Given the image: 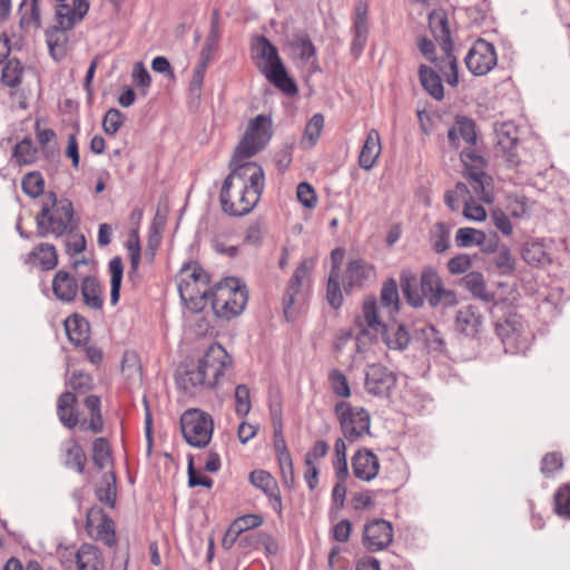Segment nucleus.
<instances>
[{"label":"nucleus","instance_id":"nucleus-1","mask_svg":"<svg viewBox=\"0 0 570 570\" xmlns=\"http://www.w3.org/2000/svg\"><path fill=\"white\" fill-rule=\"evenodd\" d=\"M229 168L219 200L224 213L240 217L249 214L258 204L265 187L264 170L257 163L235 159H230Z\"/></svg>","mask_w":570,"mask_h":570},{"label":"nucleus","instance_id":"nucleus-2","mask_svg":"<svg viewBox=\"0 0 570 570\" xmlns=\"http://www.w3.org/2000/svg\"><path fill=\"white\" fill-rule=\"evenodd\" d=\"M400 281L407 303L415 308L422 307L425 298L433 308L453 307L458 304L455 292L443 286L442 278L432 267L422 271L420 289L415 275L410 271L402 272Z\"/></svg>","mask_w":570,"mask_h":570},{"label":"nucleus","instance_id":"nucleus-3","mask_svg":"<svg viewBox=\"0 0 570 570\" xmlns=\"http://www.w3.org/2000/svg\"><path fill=\"white\" fill-rule=\"evenodd\" d=\"M232 364L233 358H222L217 367L209 364V358H184L174 374L176 387L190 396L200 389L214 390L224 376L225 368Z\"/></svg>","mask_w":570,"mask_h":570},{"label":"nucleus","instance_id":"nucleus-4","mask_svg":"<svg viewBox=\"0 0 570 570\" xmlns=\"http://www.w3.org/2000/svg\"><path fill=\"white\" fill-rule=\"evenodd\" d=\"M252 57L257 68L276 88L286 95H295L297 87L278 56L277 48L265 37L256 36L252 41Z\"/></svg>","mask_w":570,"mask_h":570},{"label":"nucleus","instance_id":"nucleus-5","mask_svg":"<svg viewBox=\"0 0 570 570\" xmlns=\"http://www.w3.org/2000/svg\"><path fill=\"white\" fill-rule=\"evenodd\" d=\"M73 207L67 198L59 199L53 191L46 194L42 207L36 217L37 235L61 237L72 232Z\"/></svg>","mask_w":570,"mask_h":570},{"label":"nucleus","instance_id":"nucleus-6","mask_svg":"<svg viewBox=\"0 0 570 570\" xmlns=\"http://www.w3.org/2000/svg\"><path fill=\"white\" fill-rule=\"evenodd\" d=\"M209 282V275L197 263H187L179 271L177 284L179 296L193 313L202 312L209 301L212 289Z\"/></svg>","mask_w":570,"mask_h":570},{"label":"nucleus","instance_id":"nucleus-7","mask_svg":"<svg viewBox=\"0 0 570 570\" xmlns=\"http://www.w3.org/2000/svg\"><path fill=\"white\" fill-rule=\"evenodd\" d=\"M209 301L215 315L228 321L243 313L248 291L238 278L226 277L212 287Z\"/></svg>","mask_w":570,"mask_h":570},{"label":"nucleus","instance_id":"nucleus-8","mask_svg":"<svg viewBox=\"0 0 570 570\" xmlns=\"http://www.w3.org/2000/svg\"><path fill=\"white\" fill-rule=\"evenodd\" d=\"M430 29L435 40L441 46L444 57L440 60L439 69L445 76L446 82L455 87L459 83L458 61L453 55L448 17L444 11H433L429 14Z\"/></svg>","mask_w":570,"mask_h":570},{"label":"nucleus","instance_id":"nucleus-9","mask_svg":"<svg viewBox=\"0 0 570 570\" xmlns=\"http://www.w3.org/2000/svg\"><path fill=\"white\" fill-rule=\"evenodd\" d=\"M272 138V120L265 115H258L249 120L245 134L236 146L232 159L248 161L250 157L265 148Z\"/></svg>","mask_w":570,"mask_h":570},{"label":"nucleus","instance_id":"nucleus-10","mask_svg":"<svg viewBox=\"0 0 570 570\" xmlns=\"http://www.w3.org/2000/svg\"><path fill=\"white\" fill-rule=\"evenodd\" d=\"M334 412L344 438L353 443L371 434V415L361 406H352L345 401L336 403Z\"/></svg>","mask_w":570,"mask_h":570},{"label":"nucleus","instance_id":"nucleus-11","mask_svg":"<svg viewBox=\"0 0 570 570\" xmlns=\"http://www.w3.org/2000/svg\"><path fill=\"white\" fill-rule=\"evenodd\" d=\"M180 430L189 445L203 449L210 442L214 422L208 413L189 409L180 416Z\"/></svg>","mask_w":570,"mask_h":570},{"label":"nucleus","instance_id":"nucleus-12","mask_svg":"<svg viewBox=\"0 0 570 570\" xmlns=\"http://www.w3.org/2000/svg\"><path fill=\"white\" fill-rule=\"evenodd\" d=\"M495 132V154L501 157L509 168L517 167L521 159L519 155V129L510 121L497 125Z\"/></svg>","mask_w":570,"mask_h":570},{"label":"nucleus","instance_id":"nucleus-13","mask_svg":"<svg viewBox=\"0 0 570 570\" xmlns=\"http://www.w3.org/2000/svg\"><path fill=\"white\" fill-rule=\"evenodd\" d=\"M523 330L522 317L517 313L509 312L502 321L497 322L495 332L504 345L505 353L518 354L522 352Z\"/></svg>","mask_w":570,"mask_h":570},{"label":"nucleus","instance_id":"nucleus-14","mask_svg":"<svg viewBox=\"0 0 570 570\" xmlns=\"http://www.w3.org/2000/svg\"><path fill=\"white\" fill-rule=\"evenodd\" d=\"M393 541L392 523L384 519H373L365 523L362 544L368 552L386 549Z\"/></svg>","mask_w":570,"mask_h":570},{"label":"nucleus","instance_id":"nucleus-15","mask_svg":"<svg viewBox=\"0 0 570 570\" xmlns=\"http://www.w3.org/2000/svg\"><path fill=\"white\" fill-rule=\"evenodd\" d=\"M466 68L475 76H484L497 65L494 46L485 40H478L465 57Z\"/></svg>","mask_w":570,"mask_h":570},{"label":"nucleus","instance_id":"nucleus-16","mask_svg":"<svg viewBox=\"0 0 570 570\" xmlns=\"http://www.w3.org/2000/svg\"><path fill=\"white\" fill-rule=\"evenodd\" d=\"M396 384V375L386 366L374 363L371 364L365 374L366 391L380 397H387Z\"/></svg>","mask_w":570,"mask_h":570},{"label":"nucleus","instance_id":"nucleus-17","mask_svg":"<svg viewBox=\"0 0 570 570\" xmlns=\"http://www.w3.org/2000/svg\"><path fill=\"white\" fill-rule=\"evenodd\" d=\"M312 261H303L294 271L292 278L288 282L284 298L283 308L286 320L292 317V307L294 304L302 298V285L303 281L307 278L312 266Z\"/></svg>","mask_w":570,"mask_h":570},{"label":"nucleus","instance_id":"nucleus-18","mask_svg":"<svg viewBox=\"0 0 570 570\" xmlns=\"http://www.w3.org/2000/svg\"><path fill=\"white\" fill-rule=\"evenodd\" d=\"M89 10V2L87 0H72L71 6L60 2L56 7L55 27L65 31L71 30L78 22H80Z\"/></svg>","mask_w":570,"mask_h":570},{"label":"nucleus","instance_id":"nucleus-19","mask_svg":"<svg viewBox=\"0 0 570 570\" xmlns=\"http://www.w3.org/2000/svg\"><path fill=\"white\" fill-rule=\"evenodd\" d=\"M352 470L356 479L370 482L379 474L380 459L373 451L360 449L352 456Z\"/></svg>","mask_w":570,"mask_h":570},{"label":"nucleus","instance_id":"nucleus-20","mask_svg":"<svg viewBox=\"0 0 570 570\" xmlns=\"http://www.w3.org/2000/svg\"><path fill=\"white\" fill-rule=\"evenodd\" d=\"M96 519L100 520L99 524L97 525L96 540L102 541L110 548L115 547L117 543V538L114 520L104 511L102 508L92 507L87 511L86 527L88 529L91 528Z\"/></svg>","mask_w":570,"mask_h":570},{"label":"nucleus","instance_id":"nucleus-21","mask_svg":"<svg viewBox=\"0 0 570 570\" xmlns=\"http://www.w3.org/2000/svg\"><path fill=\"white\" fill-rule=\"evenodd\" d=\"M377 299L374 296H367L363 301L362 312L356 316V325L358 328H364L376 332H383L385 324L382 321L383 313Z\"/></svg>","mask_w":570,"mask_h":570},{"label":"nucleus","instance_id":"nucleus-22","mask_svg":"<svg viewBox=\"0 0 570 570\" xmlns=\"http://www.w3.org/2000/svg\"><path fill=\"white\" fill-rule=\"evenodd\" d=\"M375 278V268L363 259H354L347 264L345 288H361Z\"/></svg>","mask_w":570,"mask_h":570},{"label":"nucleus","instance_id":"nucleus-23","mask_svg":"<svg viewBox=\"0 0 570 570\" xmlns=\"http://www.w3.org/2000/svg\"><path fill=\"white\" fill-rule=\"evenodd\" d=\"M79 285L73 275L63 269L58 271L52 278V292L57 299L71 303L77 297Z\"/></svg>","mask_w":570,"mask_h":570},{"label":"nucleus","instance_id":"nucleus-24","mask_svg":"<svg viewBox=\"0 0 570 570\" xmlns=\"http://www.w3.org/2000/svg\"><path fill=\"white\" fill-rule=\"evenodd\" d=\"M87 455L83 448L75 438H70L62 443V464L65 468L77 472L85 473Z\"/></svg>","mask_w":570,"mask_h":570},{"label":"nucleus","instance_id":"nucleus-25","mask_svg":"<svg viewBox=\"0 0 570 570\" xmlns=\"http://www.w3.org/2000/svg\"><path fill=\"white\" fill-rule=\"evenodd\" d=\"M76 405L77 396L69 391L61 393L57 400V415L59 421L69 430L75 429L79 424Z\"/></svg>","mask_w":570,"mask_h":570},{"label":"nucleus","instance_id":"nucleus-26","mask_svg":"<svg viewBox=\"0 0 570 570\" xmlns=\"http://www.w3.org/2000/svg\"><path fill=\"white\" fill-rule=\"evenodd\" d=\"M76 564L78 570H104L105 561L101 550L91 543H82L77 550Z\"/></svg>","mask_w":570,"mask_h":570},{"label":"nucleus","instance_id":"nucleus-27","mask_svg":"<svg viewBox=\"0 0 570 570\" xmlns=\"http://www.w3.org/2000/svg\"><path fill=\"white\" fill-rule=\"evenodd\" d=\"M482 323L483 318L474 306H464L456 313V331L465 336H474L482 326Z\"/></svg>","mask_w":570,"mask_h":570},{"label":"nucleus","instance_id":"nucleus-28","mask_svg":"<svg viewBox=\"0 0 570 570\" xmlns=\"http://www.w3.org/2000/svg\"><path fill=\"white\" fill-rule=\"evenodd\" d=\"M382 332L368 331L360 328V333L354 337L352 334H347L345 342L351 343V348H355L361 354H376L380 352L382 342L379 338V334Z\"/></svg>","mask_w":570,"mask_h":570},{"label":"nucleus","instance_id":"nucleus-29","mask_svg":"<svg viewBox=\"0 0 570 570\" xmlns=\"http://www.w3.org/2000/svg\"><path fill=\"white\" fill-rule=\"evenodd\" d=\"M382 150L381 137L376 129H371L367 132L365 142L358 156V164L361 168L370 170L374 167Z\"/></svg>","mask_w":570,"mask_h":570},{"label":"nucleus","instance_id":"nucleus-30","mask_svg":"<svg viewBox=\"0 0 570 570\" xmlns=\"http://www.w3.org/2000/svg\"><path fill=\"white\" fill-rule=\"evenodd\" d=\"M80 292L87 307L100 311L102 308V291L96 276L88 275L81 279Z\"/></svg>","mask_w":570,"mask_h":570},{"label":"nucleus","instance_id":"nucleus-31","mask_svg":"<svg viewBox=\"0 0 570 570\" xmlns=\"http://www.w3.org/2000/svg\"><path fill=\"white\" fill-rule=\"evenodd\" d=\"M29 262L42 271H51L58 265L56 247L48 243H41L29 253Z\"/></svg>","mask_w":570,"mask_h":570},{"label":"nucleus","instance_id":"nucleus-32","mask_svg":"<svg viewBox=\"0 0 570 570\" xmlns=\"http://www.w3.org/2000/svg\"><path fill=\"white\" fill-rule=\"evenodd\" d=\"M419 78L424 90L434 99L442 100L444 88L440 75L432 68L421 65L419 68Z\"/></svg>","mask_w":570,"mask_h":570},{"label":"nucleus","instance_id":"nucleus-33","mask_svg":"<svg viewBox=\"0 0 570 570\" xmlns=\"http://www.w3.org/2000/svg\"><path fill=\"white\" fill-rule=\"evenodd\" d=\"M67 336L75 345H85L89 340V323L79 315H72L65 321Z\"/></svg>","mask_w":570,"mask_h":570},{"label":"nucleus","instance_id":"nucleus-34","mask_svg":"<svg viewBox=\"0 0 570 570\" xmlns=\"http://www.w3.org/2000/svg\"><path fill=\"white\" fill-rule=\"evenodd\" d=\"M465 178L471 185L475 196L484 202L492 203L493 195L491 189V177L484 170H474L471 174H465Z\"/></svg>","mask_w":570,"mask_h":570},{"label":"nucleus","instance_id":"nucleus-35","mask_svg":"<svg viewBox=\"0 0 570 570\" xmlns=\"http://www.w3.org/2000/svg\"><path fill=\"white\" fill-rule=\"evenodd\" d=\"M96 499L114 509L117 501V478L115 472H106L101 476V485L95 490Z\"/></svg>","mask_w":570,"mask_h":570},{"label":"nucleus","instance_id":"nucleus-36","mask_svg":"<svg viewBox=\"0 0 570 570\" xmlns=\"http://www.w3.org/2000/svg\"><path fill=\"white\" fill-rule=\"evenodd\" d=\"M382 343L393 351H403L407 347L411 337L409 332L403 325L391 326L383 330Z\"/></svg>","mask_w":570,"mask_h":570},{"label":"nucleus","instance_id":"nucleus-37","mask_svg":"<svg viewBox=\"0 0 570 570\" xmlns=\"http://www.w3.org/2000/svg\"><path fill=\"white\" fill-rule=\"evenodd\" d=\"M292 51L296 58L303 62H309L316 56V48L308 35L296 32L289 42Z\"/></svg>","mask_w":570,"mask_h":570},{"label":"nucleus","instance_id":"nucleus-38","mask_svg":"<svg viewBox=\"0 0 570 570\" xmlns=\"http://www.w3.org/2000/svg\"><path fill=\"white\" fill-rule=\"evenodd\" d=\"M462 285L483 302L489 303L494 299V295L487 289L483 275L479 272H471L466 274L462 278Z\"/></svg>","mask_w":570,"mask_h":570},{"label":"nucleus","instance_id":"nucleus-39","mask_svg":"<svg viewBox=\"0 0 570 570\" xmlns=\"http://www.w3.org/2000/svg\"><path fill=\"white\" fill-rule=\"evenodd\" d=\"M400 298L396 281L393 278L384 282L380 294V306L389 315L399 309Z\"/></svg>","mask_w":570,"mask_h":570},{"label":"nucleus","instance_id":"nucleus-40","mask_svg":"<svg viewBox=\"0 0 570 570\" xmlns=\"http://www.w3.org/2000/svg\"><path fill=\"white\" fill-rule=\"evenodd\" d=\"M420 335L426 353L442 354L446 352L444 336L434 326L422 328Z\"/></svg>","mask_w":570,"mask_h":570},{"label":"nucleus","instance_id":"nucleus-41","mask_svg":"<svg viewBox=\"0 0 570 570\" xmlns=\"http://www.w3.org/2000/svg\"><path fill=\"white\" fill-rule=\"evenodd\" d=\"M110 273V303L116 305L120 297V287L124 275V263L118 256L110 259L108 264Z\"/></svg>","mask_w":570,"mask_h":570},{"label":"nucleus","instance_id":"nucleus-42","mask_svg":"<svg viewBox=\"0 0 570 570\" xmlns=\"http://www.w3.org/2000/svg\"><path fill=\"white\" fill-rule=\"evenodd\" d=\"M248 480L253 487L262 490L267 498L274 495V493L279 490L275 478L265 470L252 471L249 473Z\"/></svg>","mask_w":570,"mask_h":570},{"label":"nucleus","instance_id":"nucleus-43","mask_svg":"<svg viewBox=\"0 0 570 570\" xmlns=\"http://www.w3.org/2000/svg\"><path fill=\"white\" fill-rule=\"evenodd\" d=\"M112 461V451L109 441L106 438H97L92 442V462L101 471Z\"/></svg>","mask_w":570,"mask_h":570},{"label":"nucleus","instance_id":"nucleus-44","mask_svg":"<svg viewBox=\"0 0 570 570\" xmlns=\"http://www.w3.org/2000/svg\"><path fill=\"white\" fill-rule=\"evenodd\" d=\"M553 511L557 515L570 520V482L562 483L553 494Z\"/></svg>","mask_w":570,"mask_h":570},{"label":"nucleus","instance_id":"nucleus-45","mask_svg":"<svg viewBox=\"0 0 570 570\" xmlns=\"http://www.w3.org/2000/svg\"><path fill=\"white\" fill-rule=\"evenodd\" d=\"M430 240L436 253H443L450 247V228L442 222L435 223L430 229Z\"/></svg>","mask_w":570,"mask_h":570},{"label":"nucleus","instance_id":"nucleus-46","mask_svg":"<svg viewBox=\"0 0 570 570\" xmlns=\"http://www.w3.org/2000/svg\"><path fill=\"white\" fill-rule=\"evenodd\" d=\"M326 299L335 309L340 308L343 303V295L340 286V269L336 266L332 267L328 276Z\"/></svg>","mask_w":570,"mask_h":570},{"label":"nucleus","instance_id":"nucleus-47","mask_svg":"<svg viewBox=\"0 0 570 570\" xmlns=\"http://www.w3.org/2000/svg\"><path fill=\"white\" fill-rule=\"evenodd\" d=\"M21 187L26 195L31 198L39 197L45 189V180L39 171L26 174L21 180Z\"/></svg>","mask_w":570,"mask_h":570},{"label":"nucleus","instance_id":"nucleus-48","mask_svg":"<svg viewBox=\"0 0 570 570\" xmlns=\"http://www.w3.org/2000/svg\"><path fill=\"white\" fill-rule=\"evenodd\" d=\"M455 243L459 247H470L473 245L484 244V232L472 228L462 227L459 228L455 234Z\"/></svg>","mask_w":570,"mask_h":570},{"label":"nucleus","instance_id":"nucleus-49","mask_svg":"<svg viewBox=\"0 0 570 570\" xmlns=\"http://www.w3.org/2000/svg\"><path fill=\"white\" fill-rule=\"evenodd\" d=\"M23 66L18 59H9L2 68V81L6 86L14 88L20 85Z\"/></svg>","mask_w":570,"mask_h":570},{"label":"nucleus","instance_id":"nucleus-50","mask_svg":"<svg viewBox=\"0 0 570 570\" xmlns=\"http://www.w3.org/2000/svg\"><path fill=\"white\" fill-rule=\"evenodd\" d=\"M323 126V115L315 114L306 125L302 144L306 145L307 148H312L318 140Z\"/></svg>","mask_w":570,"mask_h":570},{"label":"nucleus","instance_id":"nucleus-51","mask_svg":"<svg viewBox=\"0 0 570 570\" xmlns=\"http://www.w3.org/2000/svg\"><path fill=\"white\" fill-rule=\"evenodd\" d=\"M460 158L464 165L465 174H471V171L474 170H483L487 166L484 157L471 147L462 150Z\"/></svg>","mask_w":570,"mask_h":570},{"label":"nucleus","instance_id":"nucleus-52","mask_svg":"<svg viewBox=\"0 0 570 570\" xmlns=\"http://www.w3.org/2000/svg\"><path fill=\"white\" fill-rule=\"evenodd\" d=\"M249 389L245 384H238L235 387V413L237 416L244 417L250 411Z\"/></svg>","mask_w":570,"mask_h":570},{"label":"nucleus","instance_id":"nucleus-53","mask_svg":"<svg viewBox=\"0 0 570 570\" xmlns=\"http://www.w3.org/2000/svg\"><path fill=\"white\" fill-rule=\"evenodd\" d=\"M13 157L19 165H28L36 159V149L30 139L24 138L13 148Z\"/></svg>","mask_w":570,"mask_h":570},{"label":"nucleus","instance_id":"nucleus-54","mask_svg":"<svg viewBox=\"0 0 570 570\" xmlns=\"http://www.w3.org/2000/svg\"><path fill=\"white\" fill-rule=\"evenodd\" d=\"M455 122L459 130V137L470 146H474L478 139L474 121L468 117L458 116L455 118Z\"/></svg>","mask_w":570,"mask_h":570},{"label":"nucleus","instance_id":"nucleus-55","mask_svg":"<svg viewBox=\"0 0 570 570\" xmlns=\"http://www.w3.org/2000/svg\"><path fill=\"white\" fill-rule=\"evenodd\" d=\"M562 468L563 458L559 452H548L541 459L540 471L547 478L552 476L557 471L562 470Z\"/></svg>","mask_w":570,"mask_h":570},{"label":"nucleus","instance_id":"nucleus-56","mask_svg":"<svg viewBox=\"0 0 570 570\" xmlns=\"http://www.w3.org/2000/svg\"><path fill=\"white\" fill-rule=\"evenodd\" d=\"M263 522L264 518L261 514H245L233 521L232 530L236 532V534H242L249 529L262 525Z\"/></svg>","mask_w":570,"mask_h":570},{"label":"nucleus","instance_id":"nucleus-57","mask_svg":"<svg viewBox=\"0 0 570 570\" xmlns=\"http://www.w3.org/2000/svg\"><path fill=\"white\" fill-rule=\"evenodd\" d=\"M328 380L331 382L334 394L340 397H348L351 395L347 379L342 371L332 370L328 374Z\"/></svg>","mask_w":570,"mask_h":570},{"label":"nucleus","instance_id":"nucleus-58","mask_svg":"<svg viewBox=\"0 0 570 570\" xmlns=\"http://www.w3.org/2000/svg\"><path fill=\"white\" fill-rule=\"evenodd\" d=\"M124 115L116 108L109 109L102 120V128L107 135H115L124 124Z\"/></svg>","mask_w":570,"mask_h":570},{"label":"nucleus","instance_id":"nucleus-59","mask_svg":"<svg viewBox=\"0 0 570 570\" xmlns=\"http://www.w3.org/2000/svg\"><path fill=\"white\" fill-rule=\"evenodd\" d=\"M187 474H188V487L189 488H195V487H204L207 489L213 488L214 481L209 476L203 475L199 471H197L195 469L193 456H189V459H188Z\"/></svg>","mask_w":570,"mask_h":570},{"label":"nucleus","instance_id":"nucleus-60","mask_svg":"<svg viewBox=\"0 0 570 570\" xmlns=\"http://www.w3.org/2000/svg\"><path fill=\"white\" fill-rule=\"evenodd\" d=\"M523 258L533 265H541L549 261L547 253L544 252L543 245L540 243H532L523 249Z\"/></svg>","mask_w":570,"mask_h":570},{"label":"nucleus","instance_id":"nucleus-61","mask_svg":"<svg viewBox=\"0 0 570 570\" xmlns=\"http://www.w3.org/2000/svg\"><path fill=\"white\" fill-rule=\"evenodd\" d=\"M69 386L77 392H87L92 387V377L82 371H75L68 382Z\"/></svg>","mask_w":570,"mask_h":570},{"label":"nucleus","instance_id":"nucleus-62","mask_svg":"<svg viewBox=\"0 0 570 570\" xmlns=\"http://www.w3.org/2000/svg\"><path fill=\"white\" fill-rule=\"evenodd\" d=\"M510 210L513 217L524 218L531 214V204L525 196H515L510 200Z\"/></svg>","mask_w":570,"mask_h":570},{"label":"nucleus","instance_id":"nucleus-63","mask_svg":"<svg viewBox=\"0 0 570 570\" xmlns=\"http://www.w3.org/2000/svg\"><path fill=\"white\" fill-rule=\"evenodd\" d=\"M297 199L306 208H314L317 202L315 190L308 183H301L296 190Z\"/></svg>","mask_w":570,"mask_h":570},{"label":"nucleus","instance_id":"nucleus-64","mask_svg":"<svg viewBox=\"0 0 570 570\" xmlns=\"http://www.w3.org/2000/svg\"><path fill=\"white\" fill-rule=\"evenodd\" d=\"M1 570H43V567L33 559L23 563L19 558L10 557Z\"/></svg>","mask_w":570,"mask_h":570}]
</instances>
